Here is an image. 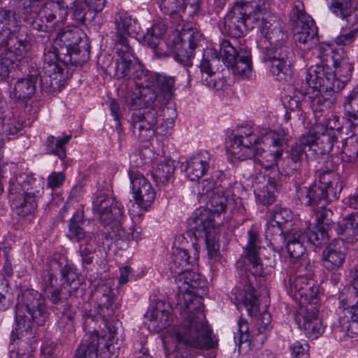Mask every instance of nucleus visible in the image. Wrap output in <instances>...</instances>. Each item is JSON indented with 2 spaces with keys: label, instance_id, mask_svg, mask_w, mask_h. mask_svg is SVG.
I'll return each instance as SVG.
<instances>
[{
  "label": "nucleus",
  "instance_id": "f257e3e1",
  "mask_svg": "<svg viewBox=\"0 0 358 358\" xmlns=\"http://www.w3.org/2000/svg\"><path fill=\"white\" fill-rule=\"evenodd\" d=\"M148 81L142 82L137 92L126 91V104L136 111L133 113L131 124L134 135L141 141H150L155 134L165 136L174 124L173 119H166L159 127H156L158 114L153 107L158 89L164 98L169 99L174 87L173 78L154 73L145 72Z\"/></svg>",
  "mask_w": 358,
  "mask_h": 358
},
{
  "label": "nucleus",
  "instance_id": "f03ea898",
  "mask_svg": "<svg viewBox=\"0 0 358 358\" xmlns=\"http://www.w3.org/2000/svg\"><path fill=\"white\" fill-rule=\"evenodd\" d=\"M189 251L177 249L173 253V266L171 269L177 274L176 283L180 293V304L183 306L187 315V326L174 331L176 339L178 343H184L195 348H201V297L199 290L201 282L200 273L189 270L177 271L179 267L183 268L189 264Z\"/></svg>",
  "mask_w": 358,
  "mask_h": 358
},
{
  "label": "nucleus",
  "instance_id": "7ed1b4c3",
  "mask_svg": "<svg viewBox=\"0 0 358 358\" xmlns=\"http://www.w3.org/2000/svg\"><path fill=\"white\" fill-rule=\"evenodd\" d=\"M225 23L234 30V34L240 37L248 30L258 27L261 34L269 42V45L285 44L287 34L285 24L277 16L270 13L266 0H251L237 3L227 13Z\"/></svg>",
  "mask_w": 358,
  "mask_h": 358
},
{
  "label": "nucleus",
  "instance_id": "20e7f679",
  "mask_svg": "<svg viewBox=\"0 0 358 358\" xmlns=\"http://www.w3.org/2000/svg\"><path fill=\"white\" fill-rule=\"evenodd\" d=\"M287 138L275 131H269L260 139L254 129L248 125L241 126L233 131L228 150L231 155L239 160L255 157L262 167L268 169L278 165L281 160L282 151L265 150L257 145L261 142L274 147H281Z\"/></svg>",
  "mask_w": 358,
  "mask_h": 358
},
{
  "label": "nucleus",
  "instance_id": "39448f33",
  "mask_svg": "<svg viewBox=\"0 0 358 358\" xmlns=\"http://www.w3.org/2000/svg\"><path fill=\"white\" fill-rule=\"evenodd\" d=\"M52 271L43 278V291L53 303H63L71 296L82 294L81 279L64 256L55 255L49 263Z\"/></svg>",
  "mask_w": 358,
  "mask_h": 358
},
{
  "label": "nucleus",
  "instance_id": "423d86ee",
  "mask_svg": "<svg viewBox=\"0 0 358 358\" xmlns=\"http://www.w3.org/2000/svg\"><path fill=\"white\" fill-rule=\"evenodd\" d=\"M115 56L101 55L98 59V64L110 76L127 80V83L121 86V92L126 101V91L137 92L142 87V82L148 81L149 78L145 76L146 71L136 61L130 45H115Z\"/></svg>",
  "mask_w": 358,
  "mask_h": 358
},
{
  "label": "nucleus",
  "instance_id": "0eeeda50",
  "mask_svg": "<svg viewBox=\"0 0 358 358\" xmlns=\"http://www.w3.org/2000/svg\"><path fill=\"white\" fill-rule=\"evenodd\" d=\"M18 22L15 15L3 8L0 9V81L8 77L13 63L24 57L31 48L27 36L16 35Z\"/></svg>",
  "mask_w": 358,
  "mask_h": 358
},
{
  "label": "nucleus",
  "instance_id": "6e6552de",
  "mask_svg": "<svg viewBox=\"0 0 358 358\" xmlns=\"http://www.w3.org/2000/svg\"><path fill=\"white\" fill-rule=\"evenodd\" d=\"M15 321L16 327L13 331L11 343L15 341L14 335L20 341L27 343L32 337V324L43 325L48 317L45 299L36 290L27 289L18 299L16 305Z\"/></svg>",
  "mask_w": 358,
  "mask_h": 358
},
{
  "label": "nucleus",
  "instance_id": "1a4fd4ad",
  "mask_svg": "<svg viewBox=\"0 0 358 358\" xmlns=\"http://www.w3.org/2000/svg\"><path fill=\"white\" fill-rule=\"evenodd\" d=\"M216 182L203 179V191L206 189V203L203 210V228L206 231V244L208 258L216 259L220 251L219 222L216 219L226 212L228 203L227 197L222 192L215 191Z\"/></svg>",
  "mask_w": 358,
  "mask_h": 358
},
{
  "label": "nucleus",
  "instance_id": "9d476101",
  "mask_svg": "<svg viewBox=\"0 0 358 358\" xmlns=\"http://www.w3.org/2000/svg\"><path fill=\"white\" fill-rule=\"evenodd\" d=\"M318 184L311 186L296 185V194L301 204L315 208H323L338 198L342 190V182L338 174L329 169L317 171Z\"/></svg>",
  "mask_w": 358,
  "mask_h": 358
},
{
  "label": "nucleus",
  "instance_id": "9b49d317",
  "mask_svg": "<svg viewBox=\"0 0 358 358\" xmlns=\"http://www.w3.org/2000/svg\"><path fill=\"white\" fill-rule=\"evenodd\" d=\"M43 190L41 184L24 174L12 181L9 188L11 206L16 213L24 217L33 213L37 207L36 198Z\"/></svg>",
  "mask_w": 358,
  "mask_h": 358
},
{
  "label": "nucleus",
  "instance_id": "f8f14e48",
  "mask_svg": "<svg viewBox=\"0 0 358 358\" xmlns=\"http://www.w3.org/2000/svg\"><path fill=\"white\" fill-rule=\"evenodd\" d=\"M351 287L346 298H340L343 306V315L339 319L338 331L341 338H355L358 336V262L350 273Z\"/></svg>",
  "mask_w": 358,
  "mask_h": 358
},
{
  "label": "nucleus",
  "instance_id": "ddd939ff",
  "mask_svg": "<svg viewBox=\"0 0 358 358\" xmlns=\"http://www.w3.org/2000/svg\"><path fill=\"white\" fill-rule=\"evenodd\" d=\"M62 51H66L64 62L82 65L90 58L89 45L85 34L78 27H66L57 34Z\"/></svg>",
  "mask_w": 358,
  "mask_h": 358
},
{
  "label": "nucleus",
  "instance_id": "4468645a",
  "mask_svg": "<svg viewBox=\"0 0 358 358\" xmlns=\"http://www.w3.org/2000/svg\"><path fill=\"white\" fill-rule=\"evenodd\" d=\"M286 44L269 45L262 50V62L280 81L289 79L294 71V52Z\"/></svg>",
  "mask_w": 358,
  "mask_h": 358
},
{
  "label": "nucleus",
  "instance_id": "2eb2a0df",
  "mask_svg": "<svg viewBox=\"0 0 358 358\" xmlns=\"http://www.w3.org/2000/svg\"><path fill=\"white\" fill-rule=\"evenodd\" d=\"M290 22L294 33V40L301 50H310L317 46V30L312 17L307 15L303 4H294L290 12Z\"/></svg>",
  "mask_w": 358,
  "mask_h": 358
},
{
  "label": "nucleus",
  "instance_id": "dca6fc26",
  "mask_svg": "<svg viewBox=\"0 0 358 358\" xmlns=\"http://www.w3.org/2000/svg\"><path fill=\"white\" fill-rule=\"evenodd\" d=\"M92 209L99 217L101 225L106 228V234L111 238L112 233L121 235L122 230L120 223L124 215V209L119 201L105 194H100L93 201Z\"/></svg>",
  "mask_w": 358,
  "mask_h": 358
},
{
  "label": "nucleus",
  "instance_id": "f3484780",
  "mask_svg": "<svg viewBox=\"0 0 358 358\" xmlns=\"http://www.w3.org/2000/svg\"><path fill=\"white\" fill-rule=\"evenodd\" d=\"M328 124H315L306 133L312 138V141L310 139L309 141L313 154L324 155L332 152L334 155L339 152V145H336L338 141L336 134V131L340 129L338 117L334 115L329 118Z\"/></svg>",
  "mask_w": 358,
  "mask_h": 358
},
{
  "label": "nucleus",
  "instance_id": "a211bd4d",
  "mask_svg": "<svg viewBox=\"0 0 358 358\" xmlns=\"http://www.w3.org/2000/svg\"><path fill=\"white\" fill-rule=\"evenodd\" d=\"M83 213L76 211L69 220L67 237L73 241L80 243L79 252L84 264L92 263L91 256L96 250V235L94 233H87L82 224H83Z\"/></svg>",
  "mask_w": 358,
  "mask_h": 358
},
{
  "label": "nucleus",
  "instance_id": "6ab92c4d",
  "mask_svg": "<svg viewBox=\"0 0 358 358\" xmlns=\"http://www.w3.org/2000/svg\"><path fill=\"white\" fill-rule=\"evenodd\" d=\"M319 290L315 280L308 275L291 276L289 279L287 292L300 306L319 304Z\"/></svg>",
  "mask_w": 358,
  "mask_h": 358
},
{
  "label": "nucleus",
  "instance_id": "aec40b11",
  "mask_svg": "<svg viewBox=\"0 0 358 358\" xmlns=\"http://www.w3.org/2000/svg\"><path fill=\"white\" fill-rule=\"evenodd\" d=\"M345 115L349 122V137L345 145H343L341 152L350 157L358 155V146L354 145L352 150H350L348 143H356L358 144V88H354L348 95L345 96L343 102Z\"/></svg>",
  "mask_w": 358,
  "mask_h": 358
},
{
  "label": "nucleus",
  "instance_id": "412c9836",
  "mask_svg": "<svg viewBox=\"0 0 358 358\" xmlns=\"http://www.w3.org/2000/svg\"><path fill=\"white\" fill-rule=\"evenodd\" d=\"M130 186L135 203L143 210H148L152 205L156 193L150 182L138 171H129Z\"/></svg>",
  "mask_w": 358,
  "mask_h": 358
},
{
  "label": "nucleus",
  "instance_id": "4be33fe9",
  "mask_svg": "<svg viewBox=\"0 0 358 358\" xmlns=\"http://www.w3.org/2000/svg\"><path fill=\"white\" fill-rule=\"evenodd\" d=\"M319 304L310 303L300 306L296 321L306 336L311 339L317 338L323 332L324 327L318 317Z\"/></svg>",
  "mask_w": 358,
  "mask_h": 358
},
{
  "label": "nucleus",
  "instance_id": "5701e85b",
  "mask_svg": "<svg viewBox=\"0 0 358 358\" xmlns=\"http://www.w3.org/2000/svg\"><path fill=\"white\" fill-rule=\"evenodd\" d=\"M248 244L245 248V260L248 262H244L245 269L254 276L262 275L264 273V267L259 256L262 249V241L258 233L254 229H250L248 231Z\"/></svg>",
  "mask_w": 358,
  "mask_h": 358
},
{
  "label": "nucleus",
  "instance_id": "b1692460",
  "mask_svg": "<svg viewBox=\"0 0 358 358\" xmlns=\"http://www.w3.org/2000/svg\"><path fill=\"white\" fill-rule=\"evenodd\" d=\"M71 64L65 62L64 58L61 60L59 57L58 50L56 48L52 46L49 49H45L43 54V76H40L42 88L48 89L52 85V76L62 73L64 64Z\"/></svg>",
  "mask_w": 358,
  "mask_h": 358
},
{
  "label": "nucleus",
  "instance_id": "393cba45",
  "mask_svg": "<svg viewBox=\"0 0 358 358\" xmlns=\"http://www.w3.org/2000/svg\"><path fill=\"white\" fill-rule=\"evenodd\" d=\"M257 201L263 205H271L276 199L278 182L275 178L264 175L257 176L252 182Z\"/></svg>",
  "mask_w": 358,
  "mask_h": 358
},
{
  "label": "nucleus",
  "instance_id": "a878e982",
  "mask_svg": "<svg viewBox=\"0 0 358 358\" xmlns=\"http://www.w3.org/2000/svg\"><path fill=\"white\" fill-rule=\"evenodd\" d=\"M115 34L113 41L115 45H130L128 36L138 34L140 29L138 24L126 11H118L115 17Z\"/></svg>",
  "mask_w": 358,
  "mask_h": 358
},
{
  "label": "nucleus",
  "instance_id": "bb28decb",
  "mask_svg": "<svg viewBox=\"0 0 358 358\" xmlns=\"http://www.w3.org/2000/svg\"><path fill=\"white\" fill-rule=\"evenodd\" d=\"M93 297L97 301L99 315L104 322H107L115 315L117 304L114 302V294L110 287L99 285L94 291Z\"/></svg>",
  "mask_w": 358,
  "mask_h": 358
},
{
  "label": "nucleus",
  "instance_id": "cd10ccee",
  "mask_svg": "<svg viewBox=\"0 0 358 358\" xmlns=\"http://www.w3.org/2000/svg\"><path fill=\"white\" fill-rule=\"evenodd\" d=\"M188 40H180L173 47L174 59L184 66L192 65L194 50L199 45L201 34L194 30H189Z\"/></svg>",
  "mask_w": 358,
  "mask_h": 358
},
{
  "label": "nucleus",
  "instance_id": "c85d7f7f",
  "mask_svg": "<svg viewBox=\"0 0 358 358\" xmlns=\"http://www.w3.org/2000/svg\"><path fill=\"white\" fill-rule=\"evenodd\" d=\"M220 59V53L217 52L215 45L207 47L203 52V73H205L207 77L203 80V85L216 90H223L224 82L222 79L217 78L215 73L210 69V61L215 62Z\"/></svg>",
  "mask_w": 358,
  "mask_h": 358
},
{
  "label": "nucleus",
  "instance_id": "c756f323",
  "mask_svg": "<svg viewBox=\"0 0 358 358\" xmlns=\"http://www.w3.org/2000/svg\"><path fill=\"white\" fill-rule=\"evenodd\" d=\"M69 14V4L66 0L50 1L46 2L39 10V15L44 18L52 27L62 23Z\"/></svg>",
  "mask_w": 358,
  "mask_h": 358
},
{
  "label": "nucleus",
  "instance_id": "7c9ffc66",
  "mask_svg": "<svg viewBox=\"0 0 358 358\" xmlns=\"http://www.w3.org/2000/svg\"><path fill=\"white\" fill-rule=\"evenodd\" d=\"M324 266L328 270L339 268L345 259L343 239H334L324 250L322 253Z\"/></svg>",
  "mask_w": 358,
  "mask_h": 358
},
{
  "label": "nucleus",
  "instance_id": "2f4dec72",
  "mask_svg": "<svg viewBox=\"0 0 358 358\" xmlns=\"http://www.w3.org/2000/svg\"><path fill=\"white\" fill-rule=\"evenodd\" d=\"M324 69L318 65L311 66L306 72L302 79L301 90L308 94H313L321 90L324 87Z\"/></svg>",
  "mask_w": 358,
  "mask_h": 358
},
{
  "label": "nucleus",
  "instance_id": "473e14b6",
  "mask_svg": "<svg viewBox=\"0 0 358 358\" xmlns=\"http://www.w3.org/2000/svg\"><path fill=\"white\" fill-rule=\"evenodd\" d=\"M310 139L312 140L310 136H307L306 134H303L291 148L290 150L287 152L288 156L286 159L283 160V162L289 163L290 161L292 162L290 169L293 173L297 174L296 170L299 169V162L302 160L303 155H306L307 148L313 153L309 141Z\"/></svg>",
  "mask_w": 358,
  "mask_h": 358
},
{
  "label": "nucleus",
  "instance_id": "72a5a7b5",
  "mask_svg": "<svg viewBox=\"0 0 358 358\" xmlns=\"http://www.w3.org/2000/svg\"><path fill=\"white\" fill-rule=\"evenodd\" d=\"M307 235L299 230H291L287 232L282 242L286 243V248L292 258H299L306 252L304 243L307 241Z\"/></svg>",
  "mask_w": 358,
  "mask_h": 358
},
{
  "label": "nucleus",
  "instance_id": "f704fd0d",
  "mask_svg": "<svg viewBox=\"0 0 358 358\" xmlns=\"http://www.w3.org/2000/svg\"><path fill=\"white\" fill-rule=\"evenodd\" d=\"M38 78L37 74H30L27 77L19 78L11 92L12 96L22 101L29 99L35 94Z\"/></svg>",
  "mask_w": 358,
  "mask_h": 358
},
{
  "label": "nucleus",
  "instance_id": "c9c22d12",
  "mask_svg": "<svg viewBox=\"0 0 358 358\" xmlns=\"http://www.w3.org/2000/svg\"><path fill=\"white\" fill-rule=\"evenodd\" d=\"M337 231L348 242L358 241V211L348 215L339 221Z\"/></svg>",
  "mask_w": 358,
  "mask_h": 358
},
{
  "label": "nucleus",
  "instance_id": "e433bc0d",
  "mask_svg": "<svg viewBox=\"0 0 358 358\" xmlns=\"http://www.w3.org/2000/svg\"><path fill=\"white\" fill-rule=\"evenodd\" d=\"M329 8L337 17L352 24L358 23L357 15L355 13L352 0H330Z\"/></svg>",
  "mask_w": 358,
  "mask_h": 358
},
{
  "label": "nucleus",
  "instance_id": "4c0bfd02",
  "mask_svg": "<svg viewBox=\"0 0 358 358\" xmlns=\"http://www.w3.org/2000/svg\"><path fill=\"white\" fill-rule=\"evenodd\" d=\"M146 317L155 329L159 331L170 325V313L165 310L164 303H158L146 313Z\"/></svg>",
  "mask_w": 358,
  "mask_h": 358
},
{
  "label": "nucleus",
  "instance_id": "58836bf2",
  "mask_svg": "<svg viewBox=\"0 0 358 358\" xmlns=\"http://www.w3.org/2000/svg\"><path fill=\"white\" fill-rule=\"evenodd\" d=\"M229 69L242 78H249L252 72L250 50L245 48H240L238 59Z\"/></svg>",
  "mask_w": 358,
  "mask_h": 358
},
{
  "label": "nucleus",
  "instance_id": "ea45409f",
  "mask_svg": "<svg viewBox=\"0 0 358 358\" xmlns=\"http://www.w3.org/2000/svg\"><path fill=\"white\" fill-rule=\"evenodd\" d=\"M219 339L208 321L203 318V357L215 358Z\"/></svg>",
  "mask_w": 358,
  "mask_h": 358
},
{
  "label": "nucleus",
  "instance_id": "a19ab883",
  "mask_svg": "<svg viewBox=\"0 0 358 358\" xmlns=\"http://www.w3.org/2000/svg\"><path fill=\"white\" fill-rule=\"evenodd\" d=\"M99 345L98 332L86 334L76 350V355L83 358H97Z\"/></svg>",
  "mask_w": 358,
  "mask_h": 358
},
{
  "label": "nucleus",
  "instance_id": "79ce46f5",
  "mask_svg": "<svg viewBox=\"0 0 358 358\" xmlns=\"http://www.w3.org/2000/svg\"><path fill=\"white\" fill-rule=\"evenodd\" d=\"M174 170V162L171 159H164L154 169L152 177L157 183L165 185L172 176Z\"/></svg>",
  "mask_w": 358,
  "mask_h": 358
},
{
  "label": "nucleus",
  "instance_id": "37998d69",
  "mask_svg": "<svg viewBox=\"0 0 358 358\" xmlns=\"http://www.w3.org/2000/svg\"><path fill=\"white\" fill-rule=\"evenodd\" d=\"M238 325V331L234 336V341L238 348V353L245 354L250 346L248 323L245 319L240 317Z\"/></svg>",
  "mask_w": 358,
  "mask_h": 358
},
{
  "label": "nucleus",
  "instance_id": "c03bdc74",
  "mask_svg": "<svg viewBox=\"0 0 358 358\" xmlns=\"http://www.w3.org/2000/svg\"><path fill=\"white\" fill-rule=\"evenodd\" d=\"M71 135H64L62 137L50 136L46 141V148L48 153L57 156L64 160L66 157L65 145L69 142Z\"/></svg>",
  "mask_w": 358,
  "mask_h": 358
},
{
  "label": "nucleus",
  "instance_id": "a18cd8bd",
  "mask_svg": "<svg viewBox=\"0 0 358 358\" xmlns=\"http://www.w3.org/2000/svg\"><path fill=\"white\" fill-rule=\"evenodd\" d=\"M271 220L274 223L285 227L286 233L295 229L292 224L293 214L288 208L275 206L271 212Z\"/></svg>",
  "mask_w": 358,
  "mask_h": 358
},
{
  "label": "nucleus",
  "instance_id": "49530a36",
  "mask_svg": "<svg viewBox=\"0 0 358 358\" xmlns=\"http://www.w3.org/2000/svg\"><path fill=\"white\" fill-rule=\"evenodd\" d=\"M333 65L337 74L338 80L345 83L350 78L354 66L345 50H343V55H341L340 59L335 61Z\"/></svg>",
  "mask_w": 358,
  "mask_h": 358
},
{
  "label": "nucleus",
  "instance_id": "de8ad7c7",
  "mask_svg": "<svg viewBox=\"0 0 358 358\" xmlns=\"http://www.w3.org/2000/svg\"><path fill=\"white\" fill-rule=\"evenodd\" d=\"M78 314V307L66 304L59 320V327L65 332L74 331V323Z\"/></svg>",
  "mask_w": 358,
  "mask_h": 358
},
{
  "label": "nucleus",
  "instance_id": "09e8293b",
  "mask_svg": "<svg viewBox=\"0 0 358 358\" xmlns=\"http://www.w3.org/2000/svg\"><path fill=\"white\" fill-rule=\"evenodd\" d=\"M237 300L246 307L247 311L250 316L256 315L259 310L258 299L255 291L250 285L245 290L243 294H240V296L237 297Z\"/></svg>",
  "mask_w": 358,
  "mask_h": 358
},
{
  "label": "nucleus",
  "instance_id": "8fccbe9b",
  "mask_svg": "<svg viewBox=\"0 0 358 358\" xmlns=\"http://www.w3.org/2000/svg\"><path fill=\"white\" fill-rule=\"evenodd\" d=\"M286 234L285 227L274 223L271 220L268 221L265 231V236L271 244L282 243L285 239Z\"/></svg>",
  "mask_w": 358,
  "mask_h": 358
},
{
  "label": "nucleus",
  "instance_id": "3c124183",
  "mask_svg": "<svg viewBox=\"0 0 358 358\" xmlns=\"http://www.w3.org/2000/svg\"><path fill=\"white\" fill-rule=\"evenodd\" d=\"M220 57L228 69L231 67L239 57V50L236 49L228 41H224L220 45Z\"/></svg>",
  "mask_w": 358,
  "mask_h": 358
},
{
  "label": "nucleus",
  "instance_id": "603ef678",
  "mask_svg": "<svg viewBox=\"0 0 358 358\" xmlns=\"http://www.w3.org/2000/svg\"><path fill=\"white\" fill-rule=\"evenodd\" d=\"M166 27L164 24H157L148 29L143 36L145 44L152 48H155L160 43L162 36L166 33Z\"/></svg>",
  "mask_w": 358,
  "mask_h": 358
},
{
  "label": "nucleus",
  "instance_id": "864d4df0",
  "mask_svg": "<svg viewBox=\"0 0 358 358\" xmlns=\"http://www.w3.org/2000/svg\"><path fill=\"white\" fill-rule=\"evenodd\" d=\"M187 177L199 185L201 177V157L198 155L192 157L187 163Z\"/></svg>",
  "mask_w": 358,
  "mask_h": 358
},
{
  "label": "nucleus",
  "instance_id": "5fc2aeb1",
  "mask_svg": "<svg viewBox=\"0 0 358 358\" xmlns=\"http://www.w3.org/2000/svg\"><path fill=\"white\" fill-rule=\"evenodd\" d=\"M330 228L315 225L313 229H310L307 235V240L315 246H320L329 241L328 231Z\"/></svg>",
  "mask_w": 358,
  "mask_h": 358
},
{
  "label": "nucleus",
  "instance_id": "6e6d98bb",
  "mask_svg": "<svg viewBox=\"0 0 358 358\" xmlns=\"http://www.w3.org/2000/svg\"><path fill=\"white\" fill-rule=\"evenodd\" d=\"M189 236L197 241L201 237V210L196 208L187 221Z\"/></svg>",
  "mask_w": 358,
  "mask_h": 358
},
{
  "label": "nucleus",
  "instance_id": "4d7b16f0",
  "mask_svg": "<svg viewBox=\"0 0 358 358\" xmlns=\"http://www.w3.org/2000/svg\"><path fill=\"white\" fill-rule=\"evenodd\" d=\"M343 50L342 48L334 49L329 45H322L317 47L318 57L323 64H327L329 59H331L334 64L335 61L340 59L341 55H343Z\"/></svg>",
  "mask_w": 358,
  "mask_h": 358
},
{
  "label": "nucleus",
  "instance_id": "13d9d810",
  "mask_svg": "<svg viewBox=\"0 0 358 358\" xmlns=\"http://www.w3.org/2000/svg\"><path fill=\"white\" fill-rule=\"evenodd\" d=\"M1 122L3 124V131L8 135H15L22 128L20 122L16 120L12 112L9 110L6 111V114L3 115Z\"/></svg>",
  "mask_w": 358,
  "mask_h": 358
},
{
  "label": "nucleus",
  "instance_id": "bf43d9fd",
  "mask_svg": "<svg viewBox=\"0 0 358 358\" xmlns=\"http://www.w3.org/2000/svg\"><path fill=\"white\" fill-rule=\"evenodd\" d=\"M326 206L313 209L315 215V225L330 228L333 223L331 220L333 213L330 209L327 208Z\"/></svg>",
  "mask_w": 358,
  "mask_h": 358
},
{
  "label": "nucleus",
  "instance_id": "052dcab7",
  "mask_svg": "<svg viewBox=\"0 0 358 358\" xmlns=\"http://www.w3.org/2000/svg\"><path fill=\"white\" fill-rule=\"evenodd\" d=\"M161 10L168 15H176L185 8V0H159Z\"/></svg>",
  "mask_w": 358,
  "mask_h": 358
},
{
  "label": "nucleus",
  "instance_id": "680f3d73",
  "mask_svg": "<svg viewBox=\"0 0 358 358\" xmlns=\"http://www.w3.org/2000/svg\"><path fill=\"white\" fill-rule=\"evenodd\" d=\"M85 6V3L84 4L83 2H75L73 10V17L78 24H83L90 18V17L91 18L94 17V13L90 11L92 10H87Z\"/></svg>",
  "mask_w": 358,
  "mask_h": 358
},
{
  "label": "nucleus",
  "instance_id": "e2e57ef3",
  "mask_svg": "<svg viewBox=\"0 0 358 358\" xmlns=\"http://www.w3.org/2000/svg\"><path fill=\"white\" fill-rule=\"evenodd\" d=\"M293 358H310L309 345L306 341H296L289 346Z\"/></svg>",
  "mask_w": 358,
  "mask_h": 358
},
{
  "label": "nucleus",
  "instance_id": "0e129e2a",
  "mask_svg": "<svg viewBox=\"0 0 358 358\" xmlns=\"http://www.w3.org/2000/svg\"><path fill=\"white\" fill-rule=\"evenodd\" d=\"M39 15V13H30L24 16V20L29 24L33 29L41 31H48L49 26L44 23V21Z\"/></svg>",
  "mask_w": 358,
  "mask_h": 358
},
{
  "label": "nucleus",
  "instance_id": "69168bd1",
  "mask_svg": "<svg viewBox=\"0 0 358 358\" xmlns=\"http://www.w3.org/2000/svg\"><path fill=\"white\" fill-rule=\"evenodd\" d=\"M255 316H257L255 327L259 334L265 333L271 328V315L268 311L264 310Z\"/></svg>",
  "mask_w": 358,
  "mask_h": 358
},
{
  "label": "nucleus",
  "instance_id": "338daca9",
  "mask_svg": "<svg viewBox=\"0 0 358 358\" xmlns=\"http://www.w3.org/2000/svg\"><path fill=\"white\" fill-rule=\"evenodd\" d=\"M305 94H308V93H305L301 91L300 89L299 92H296L294 96L287 95L285 97V104L287 108L293 110L295 108H299L301 105V100L304 98Z\"/></svg>",
  "mask_w": 358,
  "mask_h": 358
},
{
  "label": "nucleus",
  "instance_id": "774afa93",
  "mask_svg": "<svg viewBox=\"0 0 358 358\" xmlns=\"http://www.w3.org/2000/svg\"><path fill=\"white\" fill-rule=\"evenodd\" d=\"M357 34L358 28L341 34L335 38V42L338 45H349L357 38Z\"/></svg>",
  "mask_w": 358,
  "mask_h": 358
}]
</instances>
